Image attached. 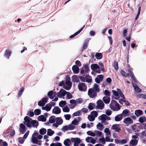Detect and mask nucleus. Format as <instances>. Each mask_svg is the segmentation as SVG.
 <instances>
[{
    "label": "nucleus",
    "instance_id": "nucleus-11",
    "mask_svg": "<svg viewBox=\"0 0 146 146\" xmlns=\"http://www.w3.org/2000/svg\"><path fill=\"white\" fill-rule=\"evenodd\" d=\"M119 124H115L112 126L111 128L113 130H115L116 132H119L121 130L120 128L119 127Z\"/></svg>",
    "mask_w": 146,
    "mask_h": 146
},
{
    "label": "nucleus",
    "instance_id": "nucleus-4",
    "mask_svg": "<svg viewBox=\"0 0 146 146\" xmlns=\"http://www.w3.org/2000/svg\"><path fill=\"white\" fill-rule=\"evenodd\" d=\"M70 77L67 76L66 79V84L68 86L67 87H64V89L67 90H69L71 88L72 85V82L70 81Z\"/></svg>",
    "mask_w": 146,
    "mask_h": 146
},
{
    "label": "nucleus",
    "instance_id": "nucleus-35",
    "mask_svg": "<svg viewBox=\"0 0 146 146\" xmlns=\"http://www.w3.org/2000/svg\"><path fill=\"white\" fill-rule=\"evenodd\" d=\"M46 132V129L42 128L40 129L39 131V132L41 135H44Z\"/></svg>",
    "mask_w": 146,
    "mask_h": 146
},
{
    "label": "nucleus",
    "instance_id": "nucleus-23",
    "mask_svg": "<svg viewBox=\"0 0 146 146\" xmlns=\"http://www.w3.org/2000/svg\"><path fill=\"white\" fill-rule=\"evenodd\" d=\"M71 142L69 139H67L65 140L64 142V143L65 145L66 146H69Z\"/></svg>",
    "mask_w": 146,
    "mask_h": 146
},
{
    "label": "nucleus",
    "instance_id": "nucleus-5",
    "mask_svg": "<svg viewBox=\"0 0 146 146\" xmlns=\"http://www.w3.org/2000/svg\"><path fill=\"white\" fill-rule=\"evenodd\" d=\"M97 106L96 108L99 109H103L104 106V104L102 101L101 100H99L97 102Z\"/></svg>",
    "mask_w": 146,
    "mask_h": 146
},
{
    "label": "nucleus",
    "instance_id": "nucleus-22",
    "mask_svg": "<svg viewBox=\"0 0 146 146\" xmlns=\"http://www.w3.org/2000/svg\"><path fill=\"white\" fill-rule=\"evenodd\" d=\"M138 143V141L136 139H132L131 140L130 142V143L133 146L136 145Z\"/></svg>",
    "mask_w": 146,
    "mask_h": 146
},
{
    "label": "nucleus",
    "instance_id": "nucleus-12",
    "mask_svg": "<svg viewBox=\"0 0 146 146\" xmlns=\"http://www.w3.org/2000/svg\"><path fill=\"white\" fill-rule=\"evenodd\" d=\"M72 69L74 74H78L79 72V68L76 65H73Z\"/></svg>",
    "mask_w": 146,
    "mask_h": 146
},
{
    "label": "nucleus",
    "instance_id": "nucleus-13",
    "mask_svg": "<svg viewBox=\"0 0 146 146\" xmlns=\"http://www.w3.org/2000/svg\"><path fill=\"white\" fill-rule=\"evenodd\" d=\"M52 111L55 114H59L61 113V110L59 107L56 106L53 109Z\"/></svg>",
    "mask_w": 146,
    "mask_h": 146
},
{
    "label": "nucleus",
    "instance_id": "nucleus-25",
    "mask_svg": "<svg viewBox=\"0 0 146 146\" xmlns=\"http://www.w3.org/2000/svg\"><path fill=\"white\" fill-rule=\"evenodd\" d=\"M11 52L10 50H6L5 52V55L8 59H9L11 55Z\"/></svg>",
    "mask_w": 146,
    "mask_h": 146
},
{
    "label": "nucleus",
    "instance_id": "nucleus-55",
    "mask_svg": "<svg viewBox=\"0 0 146 146\" xmlns=\"http://www.w3.org/2000/svg\"><path fill=\"white\" fill-rule=\"evenodd\" d=\"M61 130L62 131L65 132V131L68 130V127L67 125L64 126L62 127Z\"/></svg>",
    "mask_w": 146,
    "mask_h": 146
},
{
    "label": "nucleus",
    "instance_id": "nucleus-17",
    "mask_svg": "<svg viewBox=\"0 0 146 146\" xmlns=\"http://www.w3.org/2000/svg\"><path fill=\"white\" fill-rule=\"evenodd\" d=\"M85 27V25H84L82 27L80 30L76 32V33H74L73 35H72L70 36V38H72L74 37V36H76L78 34H79L82 31L84 27Z\"/></svg>",
    "mask_w": 146,
    "mask_h": 146
},
{
    "label": "nucleus",
    "instance_id": "nucleus-33",
    "mask_svg": "<svg viewBox=\"0 0 146 146\" xmlns=\"http://www.w3.org/2000/svg\"><path fill=\"white\" fill-rule=\"evenodd\" d=\"M95 56L96 58L98 59H100L102 58V55L100 53H97L96 54Z\"/></svg>",
    "mask_w": 146,
    "mask_h": 146
},
{
    "label": "nucleus",
    "instance_id": "nucleus-20",
    "mask_svg": "<svg viewBox=\"0 0 146 146\" xmlns=\"http://www.w3.org/2000/svg\"><path fill=\"white\" fill-rule=\"evenodd\" d=\"M106 115L105 114L102 115L101 116V119L102 120L101 122L102 123H104L105 125H106L108 123H106L105 121L106 120Z\"/></svg>",
    "mask_w": 146,
    "mask_h": 146
},
{
    "label": "nucleus",
    "instance_id": "nucleus-42",
    "mask_svg": "<svg viewBox=\"0 0 146 146\" xmlns=\"http://www.w3.org/2000/svg\"><path fill=\"white\" fill-rule=\"evenodd\" d=\"M32 141L33 143L34 144H37L38 142L37 138L35 137H32Z\"/></svg>",
    "mask_w": 146,
    "mask_h": 146
},
{
    "label": "nucleus",
    "instance_id": "nucleus-41",
    "mask_svg": "<svg viewBox=\"0 0 146 146\" xmlns=\"http://www.w3.org/2000/svg\"><path fill=\"white\" fill-rule=\"evenodd\" d=\"M84 67L85 68L84 71L85 74L88 73L89 70V68L88 66V65H84Z\"/></svg>",
    "mask_w": 146,
    "mask_h": 146
},
{
    "label": "nucleus",
    "instance_id": "nucleus-38",
    "mask_svg": "<svg viewBox=\"0 0 146 146\" xmlns=\"http://www.w3.org/2000/svg\"><path fill=\"white\" fill-rule=\"evenodd\" d=\"M25 139L22 137H19L18 139L19 143L21 144H23L25 141Z\"/></svg>",
    "mask_w": 146,
    "mask_h": 146
},
{
    "label": "nucleus",
    "instance_id": "nucleus-48",
    "mask_svg": "<svg viewBox=\"0 0 146 146\" xmlns=\"http://www.w3.org/2000/svg\"><path fill=\"white\" fill-rule=\"evenodd\" d=\"M90 76L89 75H86L85 77V78L86 79V81L88 83L91 82L92 81L91 79L90 78H88V77H90Z\"/></svg>",
    "mask_w": 146,
    "mask_h": 146
},
{
    "label": "nucleus",
    "instance_id": "nucleus-34",
    "mask_svg": "<svg viewBox=\"0 0 146 146\" xmlns=\"http://www.w3.org/2000/svg\"><path fill=\"white\" fill-rule=\"evenodd\" d=\"M88 118L89 121H93L95 119V117L92 115H89Z\"/></svg>",
    "mask_w": 146,
    "mask_h": 146
},
{
    "label": "nucleus",
    "instance_id": "nucleus-63",
    "mask_svg": "<svg viewBox=\"0 0 146 146\" xmlns=\"http://www.w3.org/2000/svg\"><path fill=\"white\" fill-rule=\"evenodd\" d=\"M137 96L138 97L142 98L145 99H146V94H139Z\"/></svg>",
    "mask_w": 146,
    "mask_h": 146
},
{
    "label": "nucleus",
    "instance_id": "nucleus-43",
    "mask_svg": "<svg viewBox=\"0 0 146 146\" xmlns=\"http://www.w3.org/2000/svg\"><path fill=\"white\" fill-rule=\"evenodd\" d=\"M62 110L64 112H68L70 111V109L67 106H66L63 108Z\"/></svg>",
    "mask_w": 146,
    "mask_h": 146
},
{
    "label": "nucleus",
    "instance_id": "nucleus-44",
    "mask_svg": "<svg viewBox=\"0 0 146 146\" xmlns=\"http://www.w3.org/2000/svg\"><path fill=\"white\" fill-rule=\"evenodd\" d=\"M104 94L106 96L110 97L111 96V94L110 92L107 90H105L104 92Z\"/></svg>",
    "mask_w": 146,
    "mask_h": 146
},
{
    "label": "nucleus",
    "instance_id": "nucleus-27",
    "mask_svg": "<svg viewBox=\"0 0 146 146\" xmlns=\"http://www.w3.org/2000/svg\"><path fill=\"white\" fill-rule=\"evenodd\" d=\"M129 111L128 110L125 109L123 111L122 114L124 116H127V114L129 113Z\"/></svg>",
    "mask_w": 146,
    "mask_h": 146
},
{
    "label": "nucleus",
    "instance_id": "nucleus-6",
    "mask_svg": "<svg viewBox=\"0 0 146 146\" xmlns=\"http://www.w3.org/2000/svg\"><path fill=\"white\" fill-rule=\"evenodd\" d=\"M78 89L81 91H85L87 90V87L85 83H80L78 85Z\"/></svg>",
    "mask_w": 146,
    "mask_h": 146
},
{
    "label": "nucleus",
    "instance_id": "nucleus-47",
    "mask_svg": "<svg viewBox=\"0 0 146 146\" xmlns=\"http://www.w3.org/2000/svg\"><path fill=\"white\" fill-rule=\"evenodd\" d=\"M87 133L88 135L93 137H95L96 135L94 133L90 131H88Z\"/></svg>",
    "mask_w": 146,
    "mask_h": 146
},
{
    "label": "nucleus",
    "instance_id": "nucleus-24",
    "mask_svg": "<svg viewBox=\"0 0 146 146\" xmlns=\"http://www.w3.org/2000/svg\"><path fill=\"white\" fill-rule=\"evenodd\" d=\"M133 86L134 87L135 90L137 92H140L141 91V90L138 87L137 85L136 84H133Z\"/></svg>",
    "mask_w": 146,
    "mask_h": 146
},
{
    "label": "nucleus",
    "instance_id": "nucleus-52",
    "mask_svg": "<svg viewBox=\"0 0 146 146\" xmlns=\"http://www.w3.org/2000/svg\"><path fill=\"white\" fill-rule=\"evenodd\" d=\"M104 132L108 135H110L111 132L108 128H106L104 129Z\"/></svg>",
    "mask_w": 146,
    "mask_h": 146
},
{
    "label": "nucleus",
    "instance_id": "nucleus-19",
    "mask_svg": "<svg viewBox=\"0 0 146 146\" xmlns=\"http://www.w3.org/2000/svg\"><path fill=\"white\" fill-rule=\"evenodd\" d=\"M91 69L93 71H95L96 69L99 68V66L96 64H92L91 65Z\"/></svg>",
    "mask_w": 146,
    "mask_h": 146
},
{
    "label": "nucleus",
    "instance_id": "nucleus-21",
    "mask_svg": "<svg viewBox=\"0 0 146 146\" xmlns=\"http://www.w3.org/2000/svg\"><path fill=\"white\" fill-rule=\"evenodd\" d=\"M56 122L58 124L60 125L62 123L63 120L61 117H57L56 119Z\"/></svg>",
    "mask_w": 146,
    "mask_h": 146
},
{
    "label": "nucleus",
    "instance_id": "nucleus-57",
    "mask_svg": "<svg viewBox=\"0 0 146 146\" xmlns=\"http://www.w3.org/2000/svg\"><path fill=\"white\" fill-rule=\"evenodd\" d=\"M38 105L39 106H42L45 105V103L43 102L42 100H40L38 102Z\"/></svg>",
    "mask_w": 146,
    "mask_h": 146
},
{
    "label": "nucleus",
    "instance_id": "nucleus-45",
    "mask_svg": "<svg viewBox=\"0 0 146 146\" xmlns=\"http://www.w3.org/2000/svg\"><path fill=\"white\" fill-rule=\"evenodd\" d=\"M35 115H40L41 113V110L39 109H36L34 110Z\"/></svg>",
    "mask_w": 146,
    "mask_h": 146
},
{
    "label": "nucleus",
    "instance_id": "nucleus-15",
    "mask_svg": "<svg viewBox=\"0 0 146 146\" xmlns=\"http://www.w3.org/2000/svg\"><path fill=\"white\" fill-rule=\"evenodd\" d=\"M123 117V115L122 114H119L116 116L115 117V120L116 121H120Z\"/></svg>",
    "mask_w": 146,
    "mask_h": 146
},
{
    "label": "nucleus",
    "instance_id": "nucleus-46",
    "mask_svg": "<svg viewBox=\"0 0 146 146\" xmlns=\"http://www.w3.org/2000/svg\"><path fill=\"white\" fill-rule=\"evenodd\" d=\"M99 65L100 66V69L103 72H105V69L104 67V66L103 64L102 63H99Z\"/></svg>",
    "mask_w": 146,
    "mask_h": 146
},
{
    "label": "nucleus",
    "instance_id": "nucleus-53",
    "mask_svg": "<svg viewBox=\"0 0 146 146\" xmlns=\"http://www.w3.org/2000/svg\"><path fill=\"white\" fill-rule=\"evenodd\" d=\"M36 123L37 121L35 120H33L31 121V124L33 126V127H36L38 126V124H37L36 125H35L36 124Z\"/></svg>",
    "mask_w": 146,
    "mask_h": 146
},
{
    "label": "nucleus",
    "instance_id": "nucleus-37",
    "mask_svg": "<svg viewBox=\"0 0 146 146\" xmlns=\"http://www.w3.org/2000/svg\"><path fill=\"white\" fill-rule=\"evenodd\" d=\"M27 115L30 117H33L34 115V113L33 111L29 110L28 111Z\"/></svg>",
    "mask_w": 146,
    "mask_h": 146
},
{
    "label": "nucleus",
    "instance_id": "nucleus-2",
    "mask_svg": "<svg viewBox=\"0 0 146 146\" xmlns=\"http://www.w3.org/2000/svg\"><path fill=\"white\" fill-rule=\"evenodd\" d=\"M67 93V98L68 99H70L72 98V96L69 92H66L62 89H61L57 95V97L61 98L62 96H64Z\"/></svg>",
    "mask_w": 146,
    "mask_h": 146
},
{
    "label": "nucleus",
    "instance_id": "nucleus-60",
    "mask_svg": "<svg viewBox=\"0 0 146 146\" xmlns=\"http://www.w3.org/2000/svg\"><path fill=\"white\" fill-rule=\"evenodd\" d=\"M76 102L78 104H81L83 100L82 98H78L77 99H76Z\"/></svg>",
    "mask_w": 146,
    "mask_h": 146
},
{
    "label": "nucleus",
    "instance_id": "nucleus-39",
    "mask_svg": "<svg viewBox=\"0 0 146 146\" xmlns=\"http://www.w3.org/2000/svg\"><path fill=\"white\" fill-rule=\"evenodd\" d=\"M88 41L87 40H86L83 44V49L85 50L88 47Z\"/></svg>",
    "mask_w": 146,
    "mask_h": 146
},
{
    "label": "nucleus",
    "instance_id": "nucleus-64",
    "mask_svg": "<svg viewBox=\"0 0 146 146\" xmlns=\"http://www.w3.org/2000/svg\"><path fill=\"white\" fill-rule=\"evenodd\" d=\"M81 112H83L85 113H87L88 111V110L86 108H83L80 110Z\"/></svg>",
    "mask_w": 146,
    "mask_h": 146
},
{
    "label": "nucleus",
    "instance_id": "nucleus-59",
    "mask_svg": "<svg viewBox=\"0 0 146 146\" xmlns=\"http://www.w3.org/2000/svg\"><path fill=\"white\" fill-rule=\"evenodd\" d=\"M64 116L66 119L67 120H69L71 118V115L70 114L65 115Z\"/></svg>",
    "mask_w": 146,
    "mask_h": 146
},
{
    "label": "nucleus",
    "instance_id": "nucleus-14",
    "mask_svg": "<svg viewBox=\"0 0 146 146\" xmlns=\"http://www.w3.org/2000/svg\"><path fill=\"white\" fill-rule=\"evenodd\" d=\"M102 100L106 104H108L110 102V98L109 97L104 96L103 97Z\"/></svg>",
    "mask_w": 146,
    "mask_h": 146
},
{
    "label": "nucleus",
    "instance_id": "nucleus-32",
    "mask_svg": "<svg viewBox=\"0 0 146 146\" xmlns=\"http://www.w3.org/2000/svg\"><path fill=\"white\" fill-rule=\"evenodd\" d=\"M121 74L125 77H129V73L126 74L124 70H121Z\"/></svg>",
    "mask_w": 146,
    "mask_h": 146
},
{
    "label": "nucleus",
    "instance_id": "nucleus-40",
    "mask_svg": "<svg viewBox=\"0 0 146 146\" xmlns=\"http://www.w3.org/2000/svg\"><path fill=\"white\" fill-rule=\"evenodd\" d=\"M96 127L100 130H102L103 128V124L101 123H98L96 125Z\"/></svg>",
    "mask_w": 146,
    "mask_h": 146
},
{
    "label": "nucleus",
    "instance_id": "nucleus-16",
    "mask_svg": "<svg viewBox=\"0 0 146 146\" xmlns=\"http://www.w3.org/2000/svg\"><path fill=\"white\" fill-rule=\"evenodd\" d=\"M134 113L137 117H138L143 114L142 111L140 110H135Z\"/></svg>",
    "mask_w": 146,
    "mask_h": 146
},
{
    "label": "nucleus",
    "instance_id": "nucleus-10",
    "mask_svg": "<svg viewBox=\"0 0 146 146\" xmlns=\"http://www.w3.org/2000/svg\"><path fill=\"white\" fill-rule=\"evenodd\" d=\"M19 131L22 134H24L26 131L25 126L23 123H21L20 125Z\"/></svg>",
    "mask_w": 146,
    "mask_h": 146
},
{
    "label": "nucleus",
    "instance_id": "nucleus-26",
    "mask_svg": "<svg viewBox=\"0 0 146 146\" xmlns=\"http://www.w3.org/2000/svg\"><path fill=\"white\" fill-rule=\"evenodd\" d=\"M55 117L54 116H51L49 118V121L51 123H54L55 121Z\"/></svg>",
    "mask_w": 146,
    "mask_h": 146
},
{
    "label": "nucleus",
    "instance_id": "nucleus-62",
    "mask_svg": "<svg viewBox=\"0 0 146 146\" xmlns=\"http://www.w3.org/2000/svg\"><path fill=\"white\" fill-rule=\"evenodd\" d=\"M75 64L76 65L78 66H80L81 65V63L78 60H77L75 62Z\"/></svg>",
    "mask_w": 146,
    "mask_h": 146
},
{
    "label": "nucleus",
    "instance_id": "nucleus-1",
    "mask_svg": "<svg viewBox=\"0 0 146 146\" xmlns=\"http://www.w3.org/2000/svg\"><path fill=\"white\" fill-rule=\"evenodd\" d=\"M100 90L99 85L95 84H94L93 88H90L88 90V95L90 98H95L97 96V93L99 92Z\"/></svg>",
    "mask_w": 146,
    "mask_h": 146
},
{
    "label": "nucleus",
    "instance_id": "nucleus-36",
    "mask_svg": "<svg viewBox=\"0 0 146 146\" xmlns=\"http://www.w3.org/2000/svg\"><path fill=\"white\" fill-rule=\"evenodd\" d=\"M81 110H78L74 113L73 114V116H77L80 115H82Z\"/></svg>",
    "mask_w": 146,
    "mask_h": 146
},
{
    "label": "nucleus",
    "instance_id": "nucleus-58",
    "mask_svg": "<svg viewBox=\"0 0 146 146\" xmlns=\"http://www.w3.org/2000/svg\"><path fill=\"white\" fill-rule=\"evenodd\" d=\"M93 105V103H90L88 106V108L90 110H93L94 109Z\"/></svg>",
    "mask_w": 146,
    "mask_h": 146
},
{
    "label": "nucleus",
    "instance_id": "nucleus-8",
    "mask_svg": "<svg viewBox=\"0 0 146 146\" xmlns=\"http://www.w3.org/2000/svg\"><path fill=\"white\" fill-rule=\"evenodd\" d=\"M123 122L127 125H128L132 123L133 121L130 117H127L124 119Z\"/></svg>",
    "mask_w": 146,
    "mask_h": 146
},
{
    "label": "nucleus",
    "instance_id": "nucleus-31",
    "mask_svg": "<svg viewBox=\"0 0 146 146\" xmlns=\"http://www.w3.org/2000/svg\"><path fill=\"white\" fill-rule=\"evenodd\" d=\"M54 133V131L52 130L51 129H48L47 130V134L48 135L51 136Z\"/></svg>",
    "mask_w": 146,
    "mask_h": 146
},
{
    "label": "nucleus",
    "instance_id": "nucleus-3",
    "mask_svg": "<svg viewBox=\"0 0 146 146\" xmlns=\"http://www.w3.org/2000/svg\"><path fill=\"white\" fill-rule=\"evenodd\" d=\"M111 109L114 111H118L120 109V107L119 104L115 100H112L110 104Z\"/></svg>",
    "mask_w": 146,
    "mask_h": 146
},
{
    "label": "nucleus",
    "instance_id": "nucleus-28",
    "mask_svg": "<svg viewBox=\"0 0 146 146\" xmlns=\"http://www.w3.org/2000/svg\"><path fill=\"white\" fill-rule=\"evenodd\" d=\"M54 92L52 90L49 92L47 94L48 97L51 99H52L54 98V96H52V95Z\"/></svg>",
    "mask_w": 146,
    "mask_h": 146
},
{
    "label": "nucleus",
    "instance_id": "nucleus-30",
    "mask_svg": "<svg viewBox=\"0 0 146 146\" xmlns=\"http://www.w3.org/2000/svg\"><path fill=\"white\" fill-rule=\"evenodd\" d=\"M117 90L119 92V95L121 97L124 99H125V97L124 95L123 94L122 92L121 91L120 89L117 88Z\"/></svg>",
    "mask_w": 146,
    "mask_h": 146
},
{
    "label": "nucleus",
    "instance_id": "nucleus-49",
    "mask_svg": "<svg viewBox=\"0 0 146 146\" xmlns=\"http://www.w3.org/2000/svg\"><path fill=\"white\" fill-rule=\"evenodd\" d=\"M46 111H50L51 108V106L50 105V104H48L46 105Z\"/></svg>",
    "mask_w": 146,
    "mask_h": 146
},
{
    "label": "nucleus",
    "instance_id": "nucleus-29",
    "mask_svg": "<svg viewBox=\"0 0 146 146\" xmlns=\"http://www.w3.org/2000/svg\"><path fill=\"white\" fill-rule=\"evenodd\" d=\"M66 104V103L65 101H61L59 103V106L61 107H62L64 106Z\"/></svg>",
    "mask_w": 146,
    "mask_h": 146
},
{
    "label": "nucleus",
    "instance_id": "nucleus-56",
    "mask_svg": "<svg viewBox=\"0 0 146 146\" xmlns=\"http://www.w3.org/2000/svg\"><path fill=\"white\" fill-rule=\"evenodd\" d=\"M112 92L113 93V95L116 96H119V92L115 90H112Z\"/></svg>",
    "mask_w": 146,
    "mask_h": 146
},
{
    "label": "nucleus",
    "instance_id": "nucleus-50",
    "mask_svg": "<svg viewBox=\"0 0 146 146\" xmlns=\"http://www.w3.org/2000/svg\"><path fill=\"white\" fill-rule=\"evenodd\" d=\"M113 66L116 70H117L118 69V63L117 61H114Z\"/></svg>",
    "mask_w": 146,
    "mask_h": 146
},
{
    "label": "nucleus",
    "instance_id": "nucleus-18",
    "mask_svg": "<svg viewBox=\"0 0 146 146\" xmlns=\"http://www.w3.org/2000/svg\"><path fill=\"white\" fill-rule=\"evenodd\" d=\"M38 120L39 121L45 122L46 121V119L43 115H41L37 117Z\"/></svg>",
    "mask_w": 146,
    "mask_h": 146
},
{
    "label": "nucleus",
    "instance_id": "nucleus-51",
    "mask_svg": "<svg viewBox=\"0 0 146 146\" xmlns=\"http://www.w3.org/2000/svg\"><path fill=\"white\" fill-rule=\"evenodd\" d=\"M24 90V89L23 88H21V90L18 92V96L19 97H20L22 95Z\"/></svg>",
    "mask_w": 146,
    "mask_h": 146
},
{
    "label": "nucleus",
    "instance_id": "nucleus-61",
    "mask_svg": "<svg viewBox=\"0 0 146 146\" xmlns=\"http://www.w3.org/2000/svg\"><path fill=\"white\" fill-rule=\"evenodd\" d=\"M72 124L74 125H76L78 124V121L76 119H74V120H73L72 122Z\"/></svg>",
    "mask_w": 146,
    "mask_h": 146
},
{
    "label": "nucleus",
    "instance_id": "nucleus-54",
    "mask_svg": "<svg viewBox=\"0 0 146 146\" xmlns=\"http://www.w3.org/2000/svg\"><path fill=\"white\" fill-rule=\"evenodd\" d=\"M91 113L95 117H96L98 115V113L97 111H92Z\"/></svg>",
    "mask_w": 146,
    "mask_h": 146
},
{
    "label": "nucleus",
    "instance_id": "nucleus-9",
    "mask_svg": "<svg viewBox=\"0 0 146 146\" xmlns=\"http://www.w3.org/2000/svg\"><path fill=\"white\" fill-rule=\"evenodd\" d=\"M104 78V76L102 75H100L97 76V77L95 79V81L98 84L100 83V81H103Z\"/></svg>",
    "mask_w": 146,
    "mask_h": 146
},
{
    "label": "nucleus",
    "instance_id": "nucleus-7",
    "mask_svg": "<svg viewBox=\"0 0 146 146\" xmlns=\"http://www.w3.org/2000/svg\"><path fill=\"white\" fill-rule=\"evenodd\" d=\"M24 119L25 121L24 123L26 124V122L27 124L26 125L28 127H31V123L30 120H32L31 118L28 116H26L24 117Z\"/></svg>",
    "mask_w": 146,
    "mask_h": 146
}]
</instances>
